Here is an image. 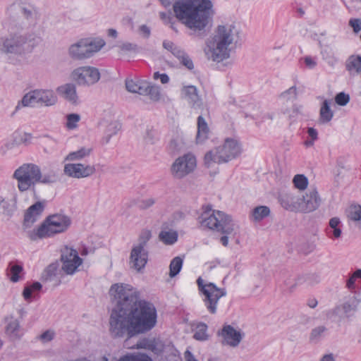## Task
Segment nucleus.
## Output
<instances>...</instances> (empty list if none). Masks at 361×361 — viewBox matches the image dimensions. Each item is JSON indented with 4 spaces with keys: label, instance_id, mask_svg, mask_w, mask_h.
<instances>
[{
    "label": "nucleus",
    "instance_id": "nucleus-60",
    "mask_svg": "<svg viewBox=\"0 0 361 361\" xmlns=\"http://www.w3.org/2000/svg\"><path fill=\"white\" fill-rule=\"evenodd\" d=\"M307 133L309 136L313 140H317L318 137V133L316 129L314 128H308L307 129Z\"/></svg>",
    "mask_w": 361,
    "mask_h": 361
},
{
    "label": "nucleus",
    "instance_id": "nucleus-43",
    "mask_svg": "<svg viewBox=\"0 0 361 361\" xmlns=\"http://www.w3.org/2000/svg\"><path fill=\"white\" fill-rule=\"evenodd\" d=\"M327 329L324 326H319L314 328L310 334V339L312 341H318L326 331Z\"/></svg>",
    "mask_w": 361,
    "mask_h": 361
},
{
    "label": "nucleus",
    "instance_id": "nucleus-63",
    "mask_svg": "<svg viewBox=\"0 0 361 361\" xmlns=\"http://www.w3.org/2000/svg\"><path fill=\"white\" fill-rule=\"evenodd\" d=\"M185 358L186 361H197L190 351L185 353Z\"/></svg>",
    "mask_w": 361,
    "mask_h": 361
},
{
    "label": "nucleus",
    "instance_id": "nucleus-6",
    "mask_svg": "<svg viewBox=\"0 0 361 361\" xmlns=\"http://www.w3.org/2000/svg\"><path fill=\"white\" fill-rule=\"evenodd\" d=\"M8 35L1 40L0 51L6 54H21L31 49L33 35L24 31L21 25L8 19L5 23Z\"/></svg>",
    "mask_w": 361,
    "mask_h": 361
},
{
    "label": "nucleus",
    "instance_id": "nucleus-16",
    "mask_svg": "<svg viewBox=\"0 0 361 361\" xmlns=\"http://www.w3.org/2000/svg\"><path fill=\"white\" fill-rule=\"evenodd\" d=\"M180 97L186 100L192 109H200L203 106L202 99L197 87L194 85H183L180 89Z\"/></svg>",
    "mask_w": 361,
    "mask_h": 361
},
{
    "label": "nucleus",
    "instance_id": "nucleus-28",
    "mask_svg": "<svg viewBox=\"0 0 361 361\" xmlns=\"http://www.w3.org/2000/svg\"><path fill=\"white\" fill-rule=\"evenodd\" d=\"M147 87V82L145 80L135 81L132 79L126 80V88L132 93H137L139 94H145Z\"/></svg>",
    "mask_w": 361,
    "mask_h": 361
},
{
    "label": "nucleus",
    "instance_id": "nucleus-19",
    "mask_svg": "<svg viewBox=\"0 0 361 361\" xmlns=\"http://www.w3.org/2000/svg\"><path fill=\"white\" fill-rule=\"evenodd\" d=\"M360 302V300L355 295H350L346 298L345 302L341 306H337L333 310L334 314H338L342 310L343 317L349 318L353 317L357 310V307Z\"/></svg>",
    "mask_w": 361,
    "mask_h": 361
},
{
    "label": "nucleus",
    "instance_id": "nucleus-31",
    "mask_svg": "<svg viewBox=\"0 0 361 361\" xmlns=\"http://www.w3.org/2000/svg\"><path fill=\"white\" fill-rule=\"evenodd\" d=\"M334 116V112L330 108V102L324 100L319 111V121L322 123L329 122Z\"/></svg>",
    "mask_w": 361,
    "mask_h": 361
},
{
    "label": "nucleus",
    "instance_id": "nucleus-10",
    "mask_svg": "<svg viewBox=\"0 0 361 361\" xmlns=\"http://www.w3.org/2000/svg\"><path fill=\"white\" fill-rule=\"evenodd\" d=\"M105 44L103 39H99L89 41L80 39L70 46L68 49L69 56L74 60H84L92 57L98 52Z\"/></svg>",
    "mask_w": 361,
    "mask_h": 361
},
{
    "label": "nucleus",
    "instance_id": "nucleus-14",
    "mask_svg": "<svg viewBox=\"0 0 361 361\" xmlns=\"http://www.w3.org/2000/svg\"><path fill=\"white\" fill-rule=\"evenodd\" d=\"M62 270L67 274H73L82 263V259L78 256V252L68 247H64L61 256Z\"/></svg>",
    "mask_w": 361,
    "mask_h": 361
},
{
    "label": "nucleus",
    "instance_id": "nucleus-32",
    "mask_svg": "<svg viewBox=\"0 0 361 361\" xmlns=\"http://www.w3.org/2000/svg\"><path fill=\"white\" fill-rule=\"evenodd\" d=\"M6 334L12 338L19 337L20 324L18 319L11 317L8 319V324L6 327Z\"/></svg>",
    "mask_w": 361,
    "mask_h": 361
},
{
    "label": "nucleus",
    "instance_id": "nucleus-25",
    "mask_svg": "<svg viewBox=\"0 0 361 361\" xmlns=\"http://www.w3.org/2000/svg\"><path fill=\"white\" fill-rule=\"evenodd\" d=\"M61 274L59 264L52 263L46 268L42 277L44 281H54L56 285H58L61 283Z\"/></svg>",
    "mask_w": 361,
    "mask_h": 361
},
{
    "label": "nucleus",
    "instance_id": "nucleus-55",
    "mask_svg": "<svg viewBox=\"0 0 361 361\" xmlns=\"http://www.w3.org/2000/svg\"><path fill=\"white\" fill-rule=\"evenodd\" d=\"M172 54L176 56L178 60H180L181 58L183 57L186 54L185 51L180 48L179 47L176 46L175 49H173V51Z\"/></svg>",
    "mask_w": 361,
    "mask_h": 361
},
{
    "label": "nucleus",
    "instance_id": "nucleus-26",
    "mask_svg": "<svg viewBox=\"0 0 361 361\" xmlns=\"http://www.w3.org/2000/svg\"><path fill=\"white\" fill-rule=\"evenodd\" d=\"M101 125L104 128L103 139L106 143H108L111 137L116 135L121 128V123L116 120L111 121L104 120Z\"/></svg>",
    "mask_w": 361,
    "mask_h": 361
},
{
    "label": "nucleus",
    "instance_id": "nucleus-61",
    "mask_svg": "<svg viewBox=\"0 0 361 361\" xmlns=\"http://www.w3.org/2000/svg\"><path fill=\"white\" fill-rule=\"evenodd\" d=\"M356 279L353 275L346 281V286L348 289H353L355 288V282Z\"/></svg>",
    "mask_w": 361,
    "mask_h": 361
},
{
    "label": "nucleus",
    "instance_id": "nucleus-27",
    "mask_svg": "<svg viewBox=\"0 0 361 361\" xmlns=\"http://www.w3.org/2000/svg\"><path fill=\"white\" fill-rule=\"evenodd\" d=\"M197 132L196 135L197 143H203L208 139L209 128L205 119L202 116H199L197 118Z\"/></svg>",
    "mask_w": 361,
    "mask_h": 361
},
{
    "label": "nucleus",
    "instance_id": "nucleus-48",
    "mask_svg": "<svg viewBox=\"0 0 361 361\" xmlns=\"http://www.w3.org/2000/svg\"><path fill=\"white\" fill-rule=\"evenodd\" d=\"M179 61L183 66L186 67L188 70H192L194 68L193 62L188 54L183 56V57L179 60Z\"/></svg>",
    "mask_w": 361,
    "mask_h": 361
},
{
    "label": "nucleus",
    "instance_id": "nucleus-45",
    "mask_svg": "<svg viewBox=\"0 0 361 361\" xmlns=\"http://www.w3.org/2000/svg\"><path fill=\"white\" fill-rule=\"evenodd\" d=\"M118 48L124 53L137 51V46L130 42L122 43L118 45Z\"/></svg>",
    "mask_w": 361,
    "mask_h": 361
},
{
    "label": "nucleus",
    "instance_id": "nucleus-29",
    "mask_svg": "<svg viewBox=\"0 0 361 361\" xmlns=\"http://www.w3.org/2000/svg\"><path fill=\"white\" fill-rule=\"evenodd\" d=\"M92 147H82L80 149L70 152L65 158V161H75L82 160L91 154Z\"/></svg>",
    "mask_w": 361,
    "mask_h": 361
},
{
    "label": "nucleus",
    "instance_id": "nucleus-51",
    "mask_svg": "<svg viewBox=\"0 0 361 361\" xmlns=\"http://www.w3.org/2000/svg\"><path fill=\"white\" fill-rule=\"evenodd\" d=\"M153 78L154 80H160V82L162 84H167L169 82V77L166 73H159V72H155L154 73Z\"/></svg>",
    "mask_w": 361,
    "mask_h": 361
},
{
    "label": "nucleus",
    "instance_id": "nucleus-35",
    "mask_svg": "<svg viewBox=\"0 0 361 361\" xmlns=\"http://www.w3.org/2000/svg\"><path fill=\"white\" fill-rule=\"evenodd\" d=\"M42 288V285L39 282H34L30 285L25 287L23 291V296L27 301L30 300L35 292L39 291Z\"/></svg>",
    "mask_w": 361,
    "mask_h": 361
},
{
    "label": "nucleus",
    "instance_id": "nucleus-13",
    "mask_svg": "<svg viewBox=\"0 0 361 361\" xmlns=\"http://www.w3.org/2000/svg\"><path fill=\"white\" fill-rule=\"evenodd\" d=\"M71 78L79 85L90 86L99 81L100 73L97 68L82 66L75 68L72 72Z\"/></svg>",
    "mask_w": 361,
    "mask_h": 361
},
{
    "label": "nucleus",
    "instance_id": "nucleus-36",
    "mask_svg": "<svg viewBox=\"0 0 361 361\" xmlns=\"http://www.w3.org/2000/svg\"><path fill=\"white\" fill-rule=\"evenodd\" d=\"M207 326L204 323H199L197 324L195 333H194V338L197 341H206L208 339L209 336L207 333Z\"/></svg>",
    "mask_w": 361,
    "mask_h": 361
},
{
    "label": "nucleus",
    "instance_id": "nucleus-8",
    "mask_svg": "<svg viewBox=\"0 0 361 361\" xmlns=\"http://www.w3.org/2000/svg\"><path fill=\"white\" fill-rule=\"evenodd\" d=\"M71 225L68 216L63 214H54L50 216L44 224L36 231L29 233V238L32 240L38 238L50 237L54 234L64 232Z\"/></svg>",
    "mask_w": 361,
    "mask_h": 361
},
{
    "label": "nucleus",
    "instance_id": "nucleus-49",
    "mask_svg": "<svg viewBox=\"0 0 361 361\" xmlns=\"http://www.w3.org/2000/svg\"><path fill=\"white\" fill-rule=\"evenodd\" d=\"M54 335L55 334L53 331L47 330L39 336V338L42 342L47 343L51 341L54 338Z\"/></svg>",
    "mask_w": 361,
    "mask_h": 361
},
{
    "label": "nucleus",
    "instance_id": "nucleus-30",
    "mask_svg": "<svg viewBox=\"0 0 361 361\" xmlns=\"http://www.w3.org/2000/svg\"><path fill=\"white\" fill-rule=\"evenodd\" d=\"M279 201L281 206L286 209H298L300 199L291 193L282 194L279 197Z\"/></svg>",
    "mask_w": 361,
    "mask_h": 361
},
{
    "label": "nucleus",
    "instance_id": "nucleus-4",
    "mask_svg": "<svg viewBox=\"0 0 361 361\" xmlns=\"http://www.w3.org/2000/svg\"><path fill=\"white\" fill-rule=\"evenodd\" d=\"M204 211L199 217L200 224L202 227L221 232L225 235L220 238L224 246L228 244V235H235L238 231V226L232 220L231 217L221 211H216L212 207H203Z\"/></svg>",
    "mask_w": 361,
    "mask_h": 361
},
{
    "label": "nucleus",
    "instance_id": "nucleus-9",
    "mask_svg": "<svg viewBox=\"0 0 361 361\" xmlns=\"http://www.w3.org/2000/svg\"><path fill=\"white\" fill-rule=\"evenodd\" d=\"M197 284L206 309L210 314H215L219 300L226 295V290L217 287L213 283L205 281L201 277L197 279Z\"/></svg>",
    "mask_w": 361,
    "mask_h": 361
},
{
    "label": "nucleus",
    "instance_id": "nucleus-64",
    "mask_svg": "<svg viewBox=\"0 0 361 361\" xmlns=\"http://www.w3.org/2000/svg\"><path fill=\"white\" fill-rule=\"evenodd\" d=\"M320 361H335V359L332 354H328L324 355Z\"/></svg>",
    "mask_w": 361,
    "mask_h": 361
},
{
    "label": "nucleus",
    "instance_id": "nucleus-38",
    "mask_svg": "<svg viewBox=\"0 0 361 361\" xmlns=\"http://www.w3.org/2000/svg\"><path fill=\"white\" fill-rule=\"evenodd\" d=\"M183 266V259L180 257H174L169 265V276L173 278L176 276L180 271Z\"/></svg>",
    "mask_w": 361,
    "mask_h": 361
},
{
    "label": "nucleus",
    "instance_id": "nucleus-54",
    "mask_svg": "<svg viewBox=\"0 0 361 361\" xmlns=\"http://www.w3.org/2000/svg\"><path fill=\"white\" fill-rule=\"evenodd\" d=\"M160 18L164 21L165 24H171V27L173 30H176L175 27L173 26V23H172L173 18L169 13H160Z\"/></svg>",
    "mask_w": 361,
    "mask_h": 361
},
{
    "label": "nucleus",
    "instance_id": "nucleus-5",
    "mask_svg": "<svg viewBox=\"0 0 361 361\" xmlns=\"http://www.w3.org/2000/svg\"><path fill=\"white\" fill-rule=\"evenodd\" d=\"M13 178L17 180V188L20 192L34 188L37 183L51 184L58 180L54 171L42 173L39 166L34 164H23L15 170Z\"/></svg>",
    "mask_w": 361,
    "mask_h": 361
},
{
    "label": "nucleus",
    "instance_id": "nucleus-12",
    "mask_svg": "<svg viewBox=\"0 0 361 361\" xmlns=\"http://www.w3.org/2000/svg\"><path fill=\"white\" fill-rule=\"evenodd\" d=\"M197 165L195 157L188 153L177 158L171 166V173L176 178H182L192 173Z\"/></svg>",
    "mask_w": 361,
    "mask_h": 361
},
{
    "label": "nucleus",
    "instance_id": "nucleus-56",
    "mask_svg": "<svg viewBox=\"0 0 361 361\" xmlns=\"http://www.w3.org/2000/svg\"><path fill=\"white\" fill-rule=\"evenodd\" d=\"M163 47L164 49L169 51L172 54L173 49H175L176 47V45L171 41L165 40L163 42Z\"/></svg>",
    "mask_w": 361,
    "mask_h": 361
},
{
    "label": "nucleus",
    "instance_id": "nucleus-46",
    "mask_svg": "<svg viewBox=\"0 0 361 361\" xmlns=\"http://www.w3.org/2000/svg\"><path fill=\"white\" fill-rule=\"evenodd\" d=\"M335 101L340 106H345L350 101V97L344 92H340L336 96Z\"/></svg>",
    "mask_w": 361,
    "mask_h": 361
},
{
    "label": "nucleus",
    "instance_id": "nucleus-58",
    "mask_svg": "<svg viewBox=\"0 0 361 361\" xmlns=\"http://www.w3.org/2000/svg\"><path fill=\"white\" fill-rule=\"evenodd\" d=\"M304 60L305 65L310 68H313L316 66L315 61L310 56H306Z\"/></svg>",
    "mask_w": 361,
    "mask_h": 361
},
{
    "label": "nucleus",
    "instance_id": "nucleus-50",
    "mask_svg": "<svg viewBox=\"0 0 361 361\" xmlns=\"http://www.w3.org/2000/svg\"><path fill=\"white\" fill-rule=\"evenodd\" d=\"M349 25L353 29L355 33L361 30V20L358 18H352L349 20Z\"/></svg>",
    "mask_w": 361,
    "mask_h": 361
},
{
    "label": "nucleus",
    "instance_id": "nucleus-7",
    "mask_svg": "<svg viewBox=\"0 0 361 361\" xmlns=\"http://www.w3.org/2000/svg\"><path fill=\"white\" fill-rule=\"evenodd\" d=\"M241 154V145L233 138H226L224 142L207 152L204 155V164L212 167L214 164L227 163Z\"/></svg>",
    "mask_w": 361,
    "mask_h": 361
},
{
    "label": "nucleus",
    "instance_id": "nucleus-11",
    "mask_svg": "<svg viewBox=\"0 0 361 361\" xmlns=\"http://www.w3.org/2000/svg\"><path fill=\"white\" fill-rule=\"evenodd\" d=\"M57 102V97L51 90L36 89L25 94L21 99L23 106L40 104L45 106L54 105Z\"/></svg>",
    "mask_w": 361,
    "mask_h": 361
},
{
    "label": "nucleus",
    "instance_id": "nucleus-52",
    "mask_svg": "<svg viewBox=\"0 0 361 361\" xmlns=\"http://www.w3.org/2000/svg\"><path fill=\"white\" fill-rule=\"evenodd\" d=\"M132 361H152L151 357L144 353L131 354Z\"/></svg>",
    "mask_w": 361,
    "mask_h": 361
},
{
    "label": "nucleus",
    "instance_id": "nucleus-21",
    "mask_svg": "<svg viewBox=\"0 0 361 361\" xmlns=\"http://www.w3.org/2000/svg\"><path fill=\"white\" fill-rule=\"evenodd\" d=\"M221 336L224 338V343L232 347L238 345L242 339V335L240 331L235 330L231 325H226L221 330Z\"/></svg>",
    "mask_w": 361,
    "mask_h": 361
},
{
    "label": "nucleus",
    "instance_id": "nucleus-62",
    "mask_svg": "<svg viewBox=\"0 0 361 361\" xmlns=\"http://www.w3.org/2000/svg\"><path fill=\"white\" fill-rule=\"evenodd\" d=\"M293 112L295 114H303V106L302 105H294Z\"/></svg>",
    "mask_w": 361,
    "mask_h": 361
},
{
    "label": "nucleus",
    "instance_id": "nucleus-39",
    "mask_svg": "<svg viewBox=\"0 0 361 361\" xmlns=\"http://www.w3.org/2000/svg\"><path fill=\"white\" fill-rule=\"evenodd\" d=\"M298 92L295 86H292L289 89L281 93L279 99L283 102L293 101L297 98Z\"/></svg>",
    "mask_w": 361,
    "mask_h": 361
},
{
    "label": "nucleus",
    "instance_id": "nucleus-1",
    "mask_svg": "<svg viewBox=\"0 0 361 361\" xmlns=\"http://www.w3.org/2000/svg\"><path fill=\"white\" fill-rule=\"evenodd\" d=\"M109 294L116 300L109 317V331L113 337L130 338L154 327L157 317L154 305L140 300L139 292L133 286L115 283Z\"/></svg>",
    "mask_w": 361,
    "mask_h": 361
},
{
    "label": "nucleus",
    "instance_id": "nucleus-33",
    "mask_svg": "<svg viewBox=\"0 0 361 361\" xmlns=\"http://www.w3.org/2000/svg\"><path fill=\"white\" fill-rule=\"evenodd\" d=\"M159 238L166 245H173L178 240V233L174 231H161Z\"/></svg>",
    "mask_w": 361,
    "mask_h": 361
},
{
    "label": "nucleus",
    "instance_id": "nucleus-47",
    "mask_svg": "<svg viewBox=\"0 0 361 361\" xmlns=\"http://www.w3.org/2000/svg\"><path fill=\"white\" fill-rule=\"evenodd\" d=\"M151 237V233L149 231H146L143 232L139 238V243L137 245H135V246H142L143 249H145L146 244L147 241L149 240Z\"/></svg>",
    "mask_w": 361,
    "mask_h": 361
},
{
    "label": "nucleus",
    "instance_id": "nucleus-44",
    "mask_svg": "<svg viewBox=\"0 0 361 361\" xmlns=\"http://www.w3.org/2000/svg\"><path fill=\"white\" fill-rule=\"evenodd\" d=\"M23 271L22 266L19 264H13L11 266V280L13 282H17L19 280L18 274Z\"/></svg>",
    "mask_w": 361,
    "mask_h": 361
},
{
    "label": "nucleus",
    "instance_id": "nucleus-23",
    "mask_svg": "<svg viewBox=\"0 0 361 361\" xmlns=\"http://www.w3.org/2000/svg\"><path fill=\"white\" fill-rule=\"evenodd\" d=\"M44 208V204L42 202H37L30 206L25 214L24 224L26 226H30L31 224L35 222L39 216L42 214Z\"/></svg>",
    "mask_w": 361,
    "mask_h": 361
},
{
    "label": "nucleus",
    "instance_id": "nucleus-20",
    "mask_svg": "<svg viewBox=\"0 0 361 361\" xmlns=\"http://www.w3.org/2000/svg\"><path fill=\"white\" fill-rule=\"evenodd\" d=\"M57 94L72 104H78L76 87L73 83H66L56 88Z\"/></svg>",
    "mask_w": 361,
    "mask_h": 361
},
{
    "label": "nucleus",
    "instance_id": "nucleus-57",
    "mask_svg": "<svg viewBox=\"0 0 361 361\" xmlns=\"http://www.w3.org/2000/svg\"><path fill=\"white\" fill-rule=\"evenodd\" d=\"M155 201L153 198H148L142 201L140 207L143 209L149 208L154 204Z\"/></svg>",
    "mask_w": 361,
    "mask_h": 361
},
{
    "label": "nucleus",
    "instance_id": "nucleus-59",
    "mask_svg": "<svg viewBox=\"0 0 361 361\" xmlns=\"http://www.w3.org/2000/svg\"><path fill=\"white\" fill-rule=\"evenodd\" d=\"M145 140L147 144H153L154 142V135L153 132H147L146 136L145 137Z\"/></svg>",
    "mask_w": 361,
    "mask_h": 361
},
{
    "label": "nucleus",
    "instance_id": "nucleus-34",
    "mask_svg": "<svg viewBox=\"0 0 361 361\" xmlns=\"http://www.w3.org/2000/svg\"><path fill=\"white\" fill-rule=\"evenodd\" d=\"M270 214V209L267 206H258L252 211V218L255 221H259L264 218L268 216Z\"/></svg>",
    "mask_w": 361,
    "mask_h": 361
},
{
    "label": "nucleus",
    "instance_id": "nucleus-37",
    "mask_svg": "<svg viewBox=\"0 0 361 361\" xmlns=\"http://www.w3.org/2000/svg\"><path fill=\"white\" fill-rule=\"evenodd\" d=\"M341 224L340 219L337 217L331 218L329 221V226L331 229L332 235H330V232H328L329 238H338L341 237L342 231L341 229L338 227Z\"/></svg>",
    "mask_w": 361,
    "mask_h": 361
},
{
    "label": "nucleus",
    "instance_id": "nucleus-22",
    "mask_svg": "<svg viewBox=\"0 0 361 361\" xmlns=\"http://www.w3.org/2000/svg\"><path fill=\"white\" fill-rule=\"evenodd\" d=\"M345 213L349 225L361 231V205L353 204L348 207Z\"/></svg>",
    "mask_w": 361,
    "mask_h": 361
},
{
    "label": "nucleus",
    "instance_id": "nucleus-15",
    "mask_svg": "<svg viewBox=\"0 0 361 361\" xmlns=\"http://www.w3.org/2000/svg\"><path fill=\"white\" fill-rule=\"evenodd\" d=\"M64 173L69 177L75 178H87L95 172L93 165L82 164H67L64 166Z\"/></svg>",
    "mask_w": 361,
    "mask_h": 361
},
{
    "label": "nucleus",
    "instance_id": "nucleus-2",
    "mask_svg": "<svg viewBox=\"0 0 361 361\" xmlns=\"http://www.w3.org/2000/svg\"><path fill=\"white\" fill-rule=\"evenodd\" d=\"M212 4L209 0H177L173 8L176 17L187 27L201 30L208 23Z\"/></svg>",
    "mask_w": 361,
    "mask_h": 361
},
{
    "label": "nucleus",
    "instance_id": "nucleus-41",
    "mask_svg": "<svg viewBox=\"0 0 361 361\" xmlns=\"http://www.w3.org/2000/svg\"><path fill=\"white\" fill-rule=\"evenodd\" d=\"M80 121V116L78 114H69L66 116V127L68 130H73L78 127V123Z\"/></svg>",
    "mask_w": 361,
    "mask_h": 361
},
{
    "label": "nucleus",
    "instance_id": "nucleus-18",
    "mask_svg": "<svg viewBox=\"0 0 361 361\" xmlns=\"http://www.w3.org/2000/svg\"><path fill=\"white\" fill-rule=\"evenodd\" d=\"M148 254L142 246H133L130 256V267L137 271L143 269L147 262Z\"/></svg>",
    "mask_w": 361,
    "mask_h": 361
},
{
    "label": "nucleus",
    "instance_id": "nucleus-42",
    "mask_svg": "<svg viewBox=\"0 0 361 361\" xmlns=\"http://www.w3.org/2000/svg\"><path fill=\"white\" fill-rule=\"evenodd\" d=\"M293 182L295 187L299 190H305L308 185L307 178L302 174L295 175L293 178Z\"/></svg>",
    "mask_w": 361,
    "mask_h": 361
},
{
    "label": "nucleus",
    "instance_id": "nucleus-40",
    "mask_svg": "<svg viewBox=\"0 0 361 361\" xmlns=\"http://www.w3.org/2000/svg\"><path fill=\"white\" fill-rule=\"evenodd\" d=\"M145 95H149L150 99L153 101H159L161 98L160 89L158 86L151 85L150 83L147 82L146 94Z\"/></svg>",
    "mask_w": 361,
    "mask_h": 361
},
{
    "label": "nucleus",
    "instance_id": "nucleus-17",
    "mask_svg": "<svg viewBox=\"0 0 361 361\" xmlns=\"http://www.w3.org/2000/svg\"><path fill=\"white\" fill-rule=\"evenodd\" d=\"M321 199L315 189L309 190L302 198L300 199L298 209L305 212L316 210L320 205Z\"/></svg>",
    "mask_w": 361,
    "mask_h": 361
},
{
    "label": "nucleus",
    "instance_id": "nucleus-53",
    "mask_svg": "<svg viewBox=\"0 0 361 361\" xmlns=\"http://www.w3.org/2000/svg\"><path fill=\"white\" fill-rule=\"evenodd\" d=\"M10 204L4 199L0 200V212L8 215L10 214L11 209H9Z\"/></svg>",
    "mask_w": 361,
    "mask_h": 361
},
{
    "label": "nucleus",
    "instance_id": "nucleus-24",
    "mask_svg": "<svg viewBox=\"0 0 361 361\" xmlns=\"http://www.w3.org/2000/svg\"><path fill=\"white\" fill-rule=\"evenodd\" d=\"M32 10L27 8L19 3H13L8 8V13L10 16L9 19L16 20L20 25V15L28 18L32 15Z\"/></svg>",
    "mask_w": 361,
    "mask_h": 361
},
{
    "label": "nucleus",
    "instance_id": "nucleus-3",
    "mask_svg": "<svg viewBox=\"0 0 361 361\" xmlns=\"http://www.w3.org/2000/svg\"><path fill=\"white\" fill-rule=\"evenodd\" d=\"M238 39L239 30L233 23L219 25L212 40L204 49L207 59L216 62L228 59L231 48Z\"/></svg>",
    "mask_w": 361,
    "mask_h": 361
}]
</instances>
